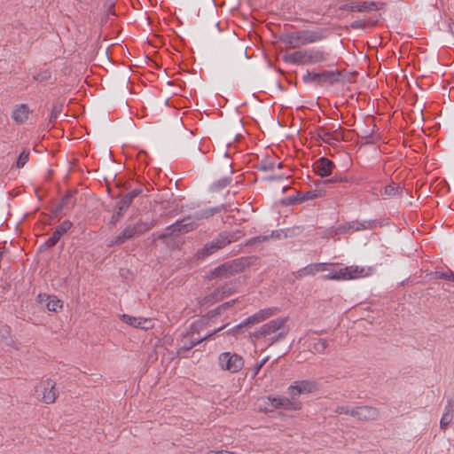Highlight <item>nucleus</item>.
Segmentation results:
<instances>
[{
	"instance_id": "obj_1",
	"label": "nucleus",
	"mask_w": 454,
	"mask_h": 454,
	"mask_svg": "<svg viewBox=\"0 0 454 454\" xmlns=\"http://www.w3.org/2000/svg\"><path fill=\"white\" fill-rule=\"evenodd\" d=\"M288 317H278L263 324L249 333L251 341L262 340L267 347L273 345L284 340L288 333L289 327L286 326Z\"/></svg>"
},
{
	"instance_id": "obj_2",
	"label": "nucleus",
	"mask_w": 454,
	"mask_h": 454,
	"mask_svg": "<svg viewBox=\"0 0 454 454\" xmlns=\"http://www.w3.org/2000/svg\"><path fill=\"white\" fill-rule=\"evenodd\" d=\"M225 209L223 205L215 207H208L205 209H200L194 212L192 215H190L182 220L176 221L175 223L167 227L165 231L159 235V239H166L172 235H177L180 233H187L189 231H193L197 228V222L201 221L203 219H207L213 216L215 214L219 213Z\"/></svg>"
},
{
	"instance_id": "obj_3",
	"label": "nucleus",
	"mask_w": 454,
	"mask_h": 454,
	"mask_svg": "<svg viewBox=\"0 0 454 454\" xmlns=\"http://www.w3.org/2000/svg\"><path fill=\"white\" fill-rule=\"evenodd\" d=\"M328 56L329 54L323 50L309 49L284 54L282 59L294 65H312L326 61Z\"/></svg>"
},
{
	"instance_id": "obj_4",
	"label": "nucleus",
	"mask_w": 454,
	"mask_h": 454,
	"mask_svg": "<svg viewBox=\"0 0 454 454\" xmlns=\"http://www.w3.org/2000/svg\"><path fill=\"white\" fill-rule=\"evenodd\" d=\"M324 38L320 31L300 30L293 33L284 34L280 41L290 49H296L301 46L317 43Z\"/></svg>"
},
{
	"instance_id": "obj_5",
	"label": "nucleus",
	"mask_w": 454,
	"mask_h": 454,
	"mask_svg": "<svg viewBox=\"0 0 454 454\" xmlns=\"http://www.w3.org/2000/svg\"><path fill=\"white\" fill-rule=\"evenodd\" d=\"M156 221L153 219L146 221L140 219L136 223L126 226L120 234L114 237L109 241L108 247L121 245L127 240L145 233V231L152 229Z\"/></svg>"
},
{
	"instance_id": "obj_6",
	"label": "nucleus",
	"mask_w": 454,
	"mask_h": 454,
	"mask_svg": "<svg viewBox=\"0 0 454 454\" xmlns=\"http://www.w3.org/2000/svg\"><path fill=\"white\" fill-rule=\"evenodd\" d=\"M35 392L37 398L47 404L55 403L59 395L56 382L51 379L39 382L35 387Z\"/></svg>"
},
{
	"instance_id": "obj_7",
	"label": "nucleus",
	"mask_w": 454,
	"mask_h": 454,
	"mask_svg": "<svg viewBox=\"0 0 454 454\" xmlns=\"http://www.w3.org/2000/svg\"><path fill=\"white\" fill-rule=\"evenodd\" d=\"M277 312H278V309L277 308H266V309H260L258 312H256L254 315L248 317L244 321H242L240 324L236 325L232 329V332L234 333H236L241 328L251 327L252 325H257L259 323H262V322L267 320L268 318L275 316L277 314Z\"/></svg>"
},
{
	"instance_id": "obj_8",
	"label": "nucleus",
	"mask_w": 454,
	"mask_h": 454,
	"mask_svg": "<svg viewBox=\"0 0 454 454\" xmlns=\"http://www.w3.org/2000/svg\"><path fill=\"white\" fill-rule=\"evenodd\" d=\"M337 280H349L370 276L372 269L357 265L348 266L336 270Z\"/></svg>"
},
{
	"instance_id": "obj_9",
	"label": "nucleus",
	"mask_w": 454,
	"mask_h": 454,
	"mask_svg": "<svg viewBox=\"0 0 454 454\" xmlns=\"http://www.w3.org/2000/svg\"><path fill=\"white\" fill-rule=\"evenodd\" d=\"M218 362L223 370L232 373L238 372L244 365V360L240 356L230 352L222 353L219 356Z\"/></svg>"
},
{
	"instance_id": "obj_10",
	"label": "nucleus",
	"mask_w": 454,
	"mask_h": 454,
	"mask_svg": "<svg viewBox=\"0 0 454 454\" xmlns=\"http://www.w3.org/2000/svg\"><path fill=\"white\" fill-rule=\"evenodd\" d=\"M242 270L241 262L233 261L216 267L210 273L211 278L227 279Z\"/></svg>"
},
{
	"instance_id": "obj_11",
	"label": "nucleus",
	"mask_w": 454,
	"mask_h": 454,
	"mask_svg": "<svg viewBox=\"0 0 454 454\" xmlns=\"http://www.w3.org/2000/svg\"><path fill=\"white\" fill-rule=\"evenodd\" d=\"M351 416L360 421L376 420L380 418V411L372 406H356L354 407Z\"/></svg>"
},
{
	"instance_id": "obj_12",
	"label": "nucleus",
	"mask_w": 454,
	"mask_h": 454,
	"mask_svg": "<svg viewBox=\"0 0 454 454\" xmlns=\"http://www.w3.org/2000/svg\"><path fill=\"white\" fill-rule=\"evenodd\" d=\"M385 4H379L376 2H362V3H350L343 4L340 10H348L350 12H368L375 10L383 9Z\"/></svg>"
},
{
	"instance_id": "obj_13",
	"label": "nucleus",
	"mask_w": 454,
	"mask_h": 454,
	"mask_svg": "<svg viewBox=\"0 0 454 454\" xmlns=\"http://www.w3.org/2000/svg\"><path fill=\"white\" fill-rule=\"evenodd\" d=\"M376 226L375 221H353L349 223H346L340 226H339L335 230V234H341L348 231H358L362 230H369L372 229Z\"/></svg>"
},
{
	"instance_id": "obj_14",
	"label": "nucleus",
	"mask_w": 454,
	"mask_h": 454,
	"mask_svg": "<svg viewBox=\"0 0 454 454\" xmlns=\"http://www.w3.org/2000/svg\"><path fill=\"white\" fill-rule=\"evenodd\" d=\"M291 395L293 397L301 395L309 394L317 390V385L315 381L300 380L295 381L294 385L289 387Z\"/></svg>"
},
{
	"instance_id": "obj_15",
	"label": "nucleus",
	"mask_w": 454,
	"mask_h": 454,
	"mask_svg": "<svg viewBox=\"0 0 454 454\" xmlns=\"http://www.w3.org/2000/svg\"><path fill=\"white\" fill-rule=\"evenodd\" d=\"M316 136L317 140H321L324 143L328 145H334L335 143L340 141L342 135L338 129L328 130L325 127L317 128L316 131Z\"/></svg>"
},
{
	"instance_id": "obj_16",
	"label": "nucleus",
	"mask_w": 454,
	"mask_h": 454,
	"mask_svg": "<svg viewBox=\"0 0 454 454\" xmlns=\"http://www.w3.org/2000/svg\"><path fill=\"white\" fill-rule=\"evenodd\" d=\"M263 403L270 405L272 409H285V410H297L298 406L287 397H265L262 399Z\"/></svg>"
},
{
	"instance_id": "obj_17",
	"label": "nucleus",
	"mask_w": 454,
	"mask_h": 454,
	"mask_svg": "<svg viewBox=\"0 0 454 454\" xmlns=\"http://www.w3.org/2000/svg\"><path fill=\"white\" fill-rule=\"evenodd\" d=\"M240 231H223L219 233V235L212 240V243L217 249H222L225 247L227 245L231 244V242L236 241L239 238Z\"/></svg>"
},
{
	"instance_id": "obj_18",
	"label": "nucleus",
	"mask_w": 454,
	"mask_h": 454,
	"mask_svg": "<svg viewBox=\"0 0 454 454\" xmlns=\"http://www.w3.org/2000/svg\"><path fill=\"white\" fill-rule=\"evenodd\" d=\"M334 167V163L325 157L320 158L313 164L315 172L322 177L330 176Z\"/></svg>"
},
{
	"instance_id": "obj_19",
	"label": "nucleus",
	"mask_w": 454,
	"mask_h": 454,
	"mask_svg": "<svg viewBox=\"0 0 454 454\" xmlns=\"http://www.w3.org/2000/svg\"><path fill=\"white\" fill-rule=\"evenodd\" d=\"M121 318L126 324H128L133 327H136V328H141L144 330H147L153 326L152 320L147 319V318L136 317L129 316L127 314L121 315Z\"/></svg>"
},
{
	"instance_id": "obj_20",
	"label": "nucleus",
	"mask_w": 454,
	"mask_h": 454,
	"mask_svg": "<svg viewBox=\"0 0 454 454\" xmlns=\"http://www.w3.org/2000/svg\"><path fill=\"white\" fill-rule=\"evenodd\" d=\"M37 301L40 304L45 305L50 311H58L62 308V302L56 296H51L45 294H40L37 296Z\"/></svg>"
},
{
	"instance_id": "obj_21",
	"label": "nucleus",
	"mask_w": 454,
	"mask_h": 454,
	"mask_svg": "<svg viewBox=\"0 0 454 454\" xmlns=\"http://www.w3.org/2000/svg\"><path fill=\"white\" fill-rule=\"evenodd\" d=\"M324 195V192L321 190H310L305 192H299L297 196L289 198L291 204L300 203L305 200H310L317 198H320Z\"/></svg>"
},
{
	"instance_id": "obj_22",
	"label": "nucleus",
	"mask_w": 454,
	"mask_h": 454,
	"mask_svg": "<svg viewBox=\"0 0 454 454\" xmlns=\"http://www.w3.org/2000/svg\"><path fill=\"white\" fill-rule=\"evenodd\" d=\"M326 264L322 262L311 263L297 271V278L303 276H313L317 272L326 271Z\"/></svg>"
},
{
	"instance_id": "obj_23",
	"label": "nucleus",
	"mask_w": 454,
	"mask_h": 454,
	"mask_svg": "<svg viewBox=\"0 0 454 454\" xmlns=\"http://www.w3.org/2000/svg\"><path fill=\"white\" fill-rule=\"evenodd\" d=\"M143 190L141 188H137L132 190L130 192L125 194L118 202V209H120L121 211H126L132 203L133 200L139 194H141Z\"/></svg>"
},
{
	"instance_id": "obj_24",
	"label": "nucleus",
	"mask_w": 454,
	"mask_h": 454,
	"mask_svg": "<svg viewBox=\"0 0 454 454\" xmlns=\"http://www.w3.org/2000/svg\"><path fill=\"white\" fill-rule=\"evenodd\" d=\"M227 61L233 64L236 59L244 60L247 58V49L241 44L234 45L227 54Z\"/></svg>"
},
{
	"instance_id": "obj_25",
	"label": "nucleus",
	"mask_w": 454,
	"mask_h": 454,
	"mask_svg": "<svg viewBox=\"0 0 454 454\" xmlns=\"http://www.w3.org/2000/svg\"><path fill=\"white\" fill-rule=\"evenodd\" d=\"M283 231H273L269 235H260L256 237H253L250 239H248L246 243L247 246H253L257 243H262L265 241H269L270 239H280L282 238Z\"/></svg>"
},
{
	"instance_id": "obj_26",
	"label": "nucleus",
	"mask_w": 454,
	"mask_h": 454,
	"mask_svg": "<svg viewBox=\"0 0 454 454\" xmlns=\"http://www.w3.org/2000/svg\"><path fill=\"white\" fill-rule=\"evenodd\" d=\"M320 76V83L319 85H323L324 83L333 84L339 81V77L340 76V73L339 71H325L319 73Z\"/></svg>"
},
{
	"instance_id": "obj_27",
	"label": "nucleus",
	"mask_w": 454,
	"mask_h": 454,
	"mask_svg": "<svg viewBox=\"0 0 454 454\" xmlns=\"http://www.w3.org/2000/svg\"><path fill=\"white\" fill-rule=\"evenodd\" d=\"M29 109L27 105L22 104L12 114L13 120L18 123H23L28 117Z\"/></svg>"
},
{
	"instance_id": "obj_28",
	"label": "nucleus",
	"mask_w": 454,
	"mask_h": 454,
	"mask_svg": "<svg viewBox=\"0 0 454 454\" xmlns=\"http://www.w3.org/2000/svg\"><path fill=\"white\" fill-rule=\"evenodd\" d=\"M217 251L212 241L204 245V247L199 249L195 254L197 259H204Z\"/></svg>"
},
{
	"instance_id": "obj_29",
	"label": "nucleus",
	"mask_w": 454,
	"mask_h": 454,
	"mask_svg": "<svg viewBox=\"0 0 454 454\" xmlns=\"http://www.w3.org/2000/svg\"><path fill=\"white\" fill-rule=\"evenodd\" d=\"M73 223L68 221V220H66L64 221L62 223H60L57 228L56 230L54 231V232L52 233L53 236H55L57 238V239H60V238L65 234L67 233V231L72 227Z\"/></svg>"
},
{
	"instance_id": "obj_30",
	"label": "nucleus",
	"mask_w": 454,
	"mask_h": 454,
	"mask_svg": "<svg viewBox=\"0 0 454 454\" xmlns=\"http://www.w3.org/2000/svg\"><path fill=\"white\" fill-rule=\"evenodd\" d=\"M74 193L72 192H69L67 194H66L63 199L61 200L59 209L63 210L66 208H70L74 204V200H73Z\"/></svg>"
},
{
	"instance_id": "obj_31",
	"label": "nucleus",
	"mask_w": 454,
	"mask_h": 454,
	"mask_svg": "<svg viewBox=\"0 0 454 454\" xmlns=\"http://www.w3.org/2000/svg\"><path fill=\"white\" fill-rule=\"evenodd\" d=\"M328 344L325 339H315L312 346V350L316 353L322 354L327 348Z\"/></svg>"
},
{
	"instance_id": "obj_32",
	"label": "nucleus",
	"mask_w": 454,
	"mask_h": 454,
	"mask_svg": "<svg viewBox=\"0 0 454 454\" xmlns=\"http://www.w3.org/2000/svg\"><path fill=\"white\" fill-rule=\"evenodd\" d=\"M302 80L305 83H320V76L319 73H314L307 71L306 74L303 75Z\"/></svg>"
},
{
	"instance_id": "obj_33",
	"label": "nucleus",
	"mask_w": 454,
	"mask_h": 454,
	"mask_svg": "<svg viewBox=\"0 0 454 454\" xmlns=\"http://www.w3.org/2000/svg\"><path fill=\"white\" fill-rule=\"evenodd\" d=\"M220 330H221V328H219V329H218V331H220ZM216 332H217V330H216V331H215L214 333H210V334H208V335H207V336H205V337H203V338L200 339V340H192L189 344L184 345V347H182V348L179 349L178 353L180 354L182 351H188V350L192 349L193 347H195L196 345H198L199 343H200V342H201V341H203L204 340H207V339H209L210 337H212V336H213Z\"/></svg>"
},
{
	"instance_id": "obj_34",
	"label": "nucleus",
	"mask_w": 454,
	"mask_h": 454,
	"mask_svg": "<svg viewBox=\"0 0 454 454\" xmlns=\"http://www.w3.org/2000/svg\"><path fill=\"white\" fill-rule=\"evenodd\" d=\"M0 335L2 337V340L4 341V343L8 346H12L13 345V340L11 337V330H10V327L9 326H3L1 329H0Z\"/></svg>"
},
{
	"instance_id": "obj_35",
	"label": "nucleus",
	"mask_w": 454,
	"mask_h": 454,
	"mask_svg": "<svg viewBox=\"0 0 454 454\" xmlns=\"http://www.w3.org/2000/svg\"><path fill=\"white\" fill-rule=\"evenodd\" d=\"M234 292H235V287L232 286V285H225L223 287L217 289L215 291V296L220 295V298L223 299V298L231 294Z\"/></svg>"
},
{
	"instance_id": "obj_36",
	"label": "nucleus",
	"mask_w": 454,
	"mask_h": 454,
	"mask_svg": "<svg viewBox=\"0 0 454 454\" xmlns=\"http://www.w3.org/2000/svg\"><path fill=\"white\" fill-rule=\"evenodd\" d=\"M275 165L276 162L272 158H266L260 162L259 168L262 171H271L274 169Z\"/></svg>"
},
{
	"instance_id": "obj_37",
	"label": "nucleus",
	"mask_w": 454,
	"mask_h": 454,
	"mask_svg": "<svg viewBox=\"0 0 454 454\" xmlns=\"http://www.w3.org/2000/svg\"><path fill=\"white\" fill-rule=\"evenodd\" d=\"M28 158H29V152L27 150H23L17 160L16 167L19 168H23L25 166V164L27 162Z\"/></svg>"
},
{
	"instance_id": "obj_38",
	"label": "nucleus",
	"mask_w": 454,
	"mask_h": 454,
	"mask_svg": "<svg viewBox=\"0 0 454 454\" xmlns=\"http://www.w3.org/2000/svg\"><path fill=\"white\" fill-rule=\"evenodd\" d=\"M62 107H63V106L60 105V104H55L52 106L51 116H50V119H49L50 122H53V121H55L57 120V118L59 117V115L62 112Z\"/></svg>"
},
{
	"instance_id": "obj_39",
	"label": "nucleus",
	"mask_w": 454,
	"mask_h": 454,
	"mask_svg": "<svg viewBox=\"0 0 454 454\" xmlns=\"http://www.w3.org/2000/svg\"><path fill=\"white\" fill-rule=\"evenodd\" d=\"M399 190H402L399 185L392 183L384 188V194L393 196L398 193Z\"/></svg>"
},
{
	"instance_id": "obj_40",
	"label": "nucleus",
	"mask_w": 454,
	"mask_h": 454,
	"mask_svg": "<svg viewBox=\"0 0 454 454\" xmlns=\"http://www.w3.org/2000/svg\"><path fill=\"white\" fill-rule=\"evenodd\" d=\"M453 415L442 414L440 421V427L442 429H446L452 421Z\"/></svg>"
},
{
	"instance_id": "obj_41",
	"label": "nucleus",
	"mask_w": 454,
	"mask_h": 454,
	"mask_svg": "<svg viewBox=\"0 0 454 454\" xmlns=\"http://www.w3.org/2000/svg\"><path fill=\"white\" fill-rule=\"evenodd\" d=\"M51 78V73L48 70H43L37 74L34 75V80L38 82H44Z\"/></svg>"
},
{
	"instance_id": "obj_42",
	"label": "nucleus",
	"mask_w": 454,
	"mask_h": 454,
	"mask_svg": "<svg viewBox=\"0 0 454 454\" xmlns=\"http://www.w3.org/2000/svg\"><path fill=\"white\" fill-rule=\"evenodd\" d=\"M59 241V239H57V238L53 235H51L44 243L43 245L42 246V248H44V249H48V248H51L52 247H54L57 242Z\"/></svg>"
},
{
	"instance_id": "obj_43",
	"label": "nucleus",
	"mask_w": 454,
	"mask_h": 454,
	"mask_svg": "<svg viewBox=\"0 0 454 454\" xmlns=\"http://www.w3.org/2000/svg\"><path fill=\"white\" fill-rule=\"evenodd\" d=\"M453 411H454V399L450 398V399H448L447 403L445 405L443 414L452 415Z\"/></svg>"
},
{
	"instance_id": "obj_44",
	"label": "nucleus",
	"mask_w": 454,
	"mask_h": 454,
	"mask_svg": "<svg viewBox=\"0 0 454 454\" xmlns=\"http://www.w3.org/2000/svg\"><path fill=\"white\" fill-rule=\"evenodd\" d=\"M334 411L339 414H347L351 416V412L354 411V408H349L348 406H337Z\"/></svg>"
},
{
	"instance_id": "obj_45",
	"label": "nucleus",
	"mask_w": 454,
	"mask_h": 454,
	"mask_svg": "<svg viewBox=\"0 0 454 454\" xmlns=\"http://www.w3.org/2000/svg\"><path fill=\"white\" fill-rule=\"evenodd\" d=\"M124 212L125 211H121L117 208V211L111 217L110 223L115 225L120 221Z\"/></svg>"
},
{
	"instance_id": "obj_46",
	"label": "nucleus",
	"mask_w": 454,
	"mask_h": 454,
	"mask_svg": "<svg viewBox=\"0 0 454 454\" xmlns=\"http://www.w3.org/2000/svg\"><path fill=\"white\" fill-rule=\"evenodd\" d=\"M328 273L324 275L322 278L324 280H337L338 277L336 275L335 269L333 270H327Z\"/></svg>"
},
{
	"instance_id": "obj_47",
	"label": "nucleus",
	"mask_w": 454,
	"mask_h": 454,
	"mask_svg": "<svg viewBox=\"0 0 454 454\" xmlns=\"http://www.w3.org/2000/svg\"><path fill=\"white\" fill-rule=\"evenodd\" d=\"M335 182H348V178L346 176H337L336 175L331 178L324 181V184H330V183H335Z\"/></svg>"
},
{
	"instance_id": "obj_48",
	"label": "nucleus",
	"mask_w": 454,
	"mask_h": 454,
	"mask_svg": "<svg viewBox=\"0 0 454 454\" xmlns=\"http://www.w3.org/2000/svg\"><path fill=\"white\" fill-rule=\"evenodd\" d=\"M267 360L268 357L262 359L260 363L256 364V365L254 366V376H255L259 372L262 367L266 364Z\"/></svg>"
},
{
	"instance_id": "obj_49",
	"label": "nucleus",
	"mask_w": 454,
	"mask_h": 454,
	"mask_svg": "<svg viewBox=\"0 0 454 454\" xmlns=\"http://www.w3.org/2000/svg\"><path fill=\"white\" fill-rule=\"evenodd\" d=\"M372 130L370 131L367 129H364L361 131L360 137L362 139H365V143H368L367 139L372 136Z\"/></svg>"
},
{
	"instance_id": "obj_50",
	"label": "nucleus",
	"mask_w": 454,
	"mask_h": 454,
	"mask_svg": "<svg viewBox=\"0 0 454 454\" xmlns=\"http://www.w3.org/2000/svg\"><path fill=\"white\" fill-rule=\"evenodd\" d=\"M229 182H230V181H229L227 178H223V179H222V180H220V181L218 182L217 185H218L219 187H224V186H226V185L229 184Z\"/></svg>"
},
{
	"instance_id": "obj_51",
	"label": "nucleus",
	"mask_w": 454,
	"mask_h": 454,
	"mask_svg": "<svg viewBox=\"0 0 454 454\" xmlns=\"http://www.w3.org/2000/svg\"><path fill=\"white\" fill-rule=\"evenodd\" d=\"M230 307H231V302L227 301V302L222 304L221 306H219L217 309L220 312L221 310L226 309L230 308Z\"/></svg>"
},
{
	"instance_id": "obj_52",
	"label": "nucleus",
	"mask_w": 454,
	"mask_h": 454,
	"mask_svg": "<svg viewBox=\"0 0 454 454\" xmlns=\"http://www.w3.org/2000/svg\"><path fill=\"white\" fill-rule=\"evenodd\" d=\"M207 454H234L233 452H229V451H208Z\"/></svg>"
},
{
	"instance_id": "obj_53",
	"label": "nucleus",
	"mask_w": 454,
	"mask_h": 454,
	"mask_svg": "<svg viewBox=\"0 0 454 454\" xmlns=\"http://www.w3.org/2000/svg\"><path fill=\"white\" fill-rule=\"evenodd\" d=\"M351 27H352L353 28H358V27H361V25H360V23H359L358 21H356V22L353 23V24L351 25Z\"/></svg>"
},
{
	"instance_id": "obj_54",
	"label": "nucleus",
	"mask_w": 454,
	"mask_h": 454,
	"mask_svg": "<svg viewBox=\"0 0 454 454\" xmlns=\"http://www.w3.org/2000/svg\"><path fill=\"white\" fill-rule=\"evenodd\" d=\"M236 301H237V300H232V301H230V302H231V306L232 304H234Z\"/></svg>"
},
{
	"instance_id": "obj_55",
	"label": "nucleus",
	"mask_w": 454,
	"mask_h": 454,
	"mask_svg": "<svg viewBox=\"0 0 454 454\" xmlns=\"http://www.w3.org/2000/svg\"><path fill=\"white\" fill-rule=\"evenodd\" d=\"M278 168H282V162H279V163L278 164Z\"/></svg>"
}]
</instances>
